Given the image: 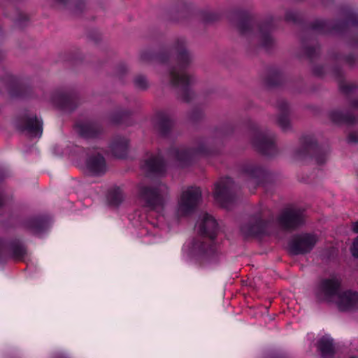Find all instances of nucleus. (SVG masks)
Here are the masks:
<instances>
[{
  "instance_id": "nucleus-1",
  "label": "nucleus",
  "mask_w": 358,
  "mask_h": 358,
  "mask_svg": "<svg viewBox=\"0 0 358 358\" xmlns=\"http://www.w3.org/2000/svg\"><path fill=\"white\" fill-rule=\"evenodd\" d=\"M341 280L331 277L322 280L317 288V296L321 301L334 302L342 311L358 309V293L351 290L340 292Z\"/></svg>"
},
{
  "instance_id": "nucleus-2",
  "label": "nucleus",
  "mask_w": 358,
  "mask_h": 358,
  "mask_svg": "<svg viewBox=\"0 0 358 358\" xmlns=\"http://www.w3.org/2000/svg\"><path fill=\"white\" fill-rule=\"evenodd\" d=\"M303 222V216L301 210L287 208L280 213L275 222L255 219L242 226L241 231L245 236H256L270 233L274 225L283 229H292Z\"/></svg>"
},
{
  "instance_id": "nucleus-3",
  "label": "nucleus",
  "mask_w": 358,
  "mask_h": 358,
  "mask_svg": "<svg viewBox=\"0 0 358 358\" xmlns=\"http://www.w3.org/2000/svg\"><path fill=\"white\" fill-rule=\"evenodd\" d=\"M201 201V191L198 187H187L183 188L174 210L177 218L188 215L198 206Z\"/></svg>"
},
{
  "instance_id": "nucleus-4",
  "label": "nucleus",
  "mask_w": 358,
  "mask_h": 358,
  "mask_svg": "<svg viewBox=\"0 0 358 358\" xmlns=\"http://www.w3.org/2000/svg\"><path fill=\"white\" fill-rule=\"evenodd\" d=\"M169 194L166 185L159 183L155 186L141 185L139 186V195L146 204L153 208L162 206Z\"/></svg>"
},
{
  "instance_id": "nucleus-5",
  "label": "nucleus",
  "mask_w": 358,
  "mask_h": 358,
  "mask_svg": "<svg viewBox=\"0 0 358 358\" xmlns=\"http://www.w3.org/2000/svg\"><path fill=\"white\" fill-rule=\"evenodd\" d=\"M234 187L232 180L226 178L218 181L215 185L213 196L217 202L227 208V203L231 200V193Z\"/></svg>"
},
{
  "instance_id": "nucleus-6",
  "label": "nucleus",
  "mask_w": 358,
  "mask_h": 358,
  "mask_svg": "<svg viewBox=\"0 0 358 358\" xmlns=\"http://www.w3.org/2000/svg\"><path fill=\"white\" fill-rule=\"evenodd\" d=\"M317 242V237L314 234H305L294 238L290 243L291 250L294 254L309 252Z\"/></svg>"
},
{
  "instance_id": "nucleus-7",
  "label": "nucleus",
  "mask_w": 358,
  "mask_h": 358,
  "mask_svg": "<svg viewBox=\"0 0 358 358\" xmlns=\"http://www.w3.org/2000/svg\"><path fill=\"white\" fill-rule=\"evenodd\" d=\"M196 229L201 234L213 238L217 229V224L214 217L206 213H201L196 224Z\"/></svg>"
},
{
  "instance_id": "nucleus-8",
  "label": "nucleus",
  "mask_w": 358,
  "mask_h": 358,
  "mask_svg": "<svg viewBox=\"0 0 358 358\" xmlns=\"http://www.w3.org/2000/svg\"><path fill=\"white\" fill-rule=\"evenodd\" d=\"M171 83L178 87L186 89L197 82V78L192 73L173 69L170 73Z\"/></svg>"
},
{
  "instance_id": "nucleus-9",
  "label": "nucleus",
  "mask_w": 358,
  "mask_h": 358,
  "mask_svg": "<svg viewBox=\"0 0 358 358\" xmlns=\"http://www.w3.org/2000/svg\"><path fill=\"white\" fill-rule=\"evenodd\" d=\"M88 171L93 176H101L108 170L106 160L99 152H95L89 156L86 162Z\"/></svg>"
},
{
  "instance_id": "nucleus-10",
  "label": "nucleus",
  "mask_w": 358,
  "mask_h": 358,
  "mask_svg": "<svg viewBox=\"0 0 358 358\" xmlns=\"http://www.w3.org/2000/svg\"><path fill=\"white\" fill-rule=\"evenodd\" d=\"M252 145L265 155H272L275 151V145L272 136L263 133L255 134L252 138Z\"/></svg>"
},
{
  "instance_id": "nucleus-11",
  "label": "nucleus",
  "mask_w": 358,
  "mask_h": 358,
  "mask_svg": "<svg viewBox=\"0 0 358 358\" xmlns=\"http://www.w3.org/2000/svg\"><path fill=\"white\" fill-rule=\"evenodd\" d=\"M18 127L32 137H40L42 134V123L34 116L22 118Z\"/></svg>"
},
{
  "instance_id": "nucleus-12",
  "label": "nucleus",
  "mask_w": 358,
  "mask_h": 358,
  "mask_svg": "<svg viewBox=\"0 0 358 358\" xmlns=\"http://www.w3.org/2000/svg\"><path fill=\"white\" fill-rule=\"evenodd\" d=\"M172 50L176 55L180 67L185 69L190 64L193 57L186 48L185 40L181 39L176 41Z\"/></svg>"
},
{
  "instance_id": "nucleus-13",
  "label": "nucleus",
  "mask_w": 358,
  "mask_h": 358,
  "mask_svg": "<svg viewBox=\"0 0 358 358\" xmlns=\"http://www.w3.org/2000/svg\"><path fill=\"white\" fill-rule=\"evenodd\" d=\"M165 168V164L161 157L150 155L146 157L141 164L142 170L146 174L162 173Z\"/></svg>"
},
{
  "instance_id": "nucleus-14",
  "label": "nucleus",
  "mask_w": 358,
  "mask_h": 358,
  "mask_svg": "<svg viewBox=\"0 0 358 358\" xmlns=\"http://www.w3.org/2000/svg\"><path fill=\"white\" fill-rule=\"evenodd\" d=\"M318 348L323 358H331L334 354L333 342L329 337L324 336L319 341Z\"/></svg>"
},
{
  "instance_id": "nucleus-15",
  "label": "nucleus",
  "mask_w": 358,
  "mask_h": 358,
  "mask_svg": "<svg viewBox=\"0 0 358 358\" xmlns=\"http://www.w3.org/2000/svg\"><path fill=\"white\" fill-rule=\"evenodd\" d=\"M70 101V97L62 92H55L50 97V101L59 107H65Z\"/></svg>"
},
{
  "instance_id": "nucleus-16",
  "label": "nucleus",
  "mask_w": 358,
  "mask_h": 358,
  "mask_svg": "<svg viewBox=\"0 0 358 358\" xmlns=\"http://www.w3.org/2000/svg\"><path fill=\"white\" fill-rule=\"evenodd\" d=\"M55 6L59 8H68L71 12L77 13L82 10L83 5H77L69 0H55Z\"/></svg>"
},
{
  "instance_id": "nucleus-17",
  "label": "nucleus",
  "mask_w": 358,
  "mask_h": 358,
  "mask_svg": "<svg viewBox=\"0 0 358 358\" xmlns=\"http://www.w3.org/2000/svg\"><path fill=\"white\" fill-rule=\"evenodd\" d=\"M258 37L262 45L268 46L272 42L267 26H262L259 28Z\"/></svg>"
},
{
  "instance_id": "nucleus-18",
  "label": "nucleus",
  "mask_w": 358,
  "mask_h": 358,
  "mask_svg": "<svg viewBox=\"0 0 358 358\" xmlns=\"http://www.w3.org/2000/svg\"><path fill=\"white\" fill-rule=\"evenodd\" d=\"M80 134L85 137H93L97 133V129L93 124H85L79 126Z\"/></svg>"
},
{
  "instance_id": "nucleus-19",
  "label": "nucleus",
  "mask_w": 358,
  "mask_h": 358,
  "mask_svg": "<svg viewBox=\"0 0 358 358\" xmlns=\"http://www.w3.org/2000/svg\"><path fill=\"white\" fill-rule=\"evenodd\" d=\"M135 86L140 90H145L148 87V82L143 76H138L134 80Z\"/></svg>"
},
{
  "instance_id": "nucleus-20",
  "label": "nucleus",
  "mask_w": 358,
  "mask_h": 358,
  "mask_svg": "<svg viewBox=\"0 0 358 358\" xmlns=\"http://www.w3.org/2000/svg\"><path fill=\"white\" fill-rule=\"evenodd\" d=\"M110 199L113 204L118 205L123 201L124 195L120 189H117L110 195Z\"/></svg>"
},
{
  "instance_id": "nucleus-21",
  "label": "nucleus",
  "mask_w": 358,
  "mask_h": 358,
  "mask_svg": "<svg viewBox=\"0 0 358 358\" xmlns=\"http://www.w3.org/2000/svg\"><path fill=\"white\" fill-rule=\"evenodd\" d=\"M278 124L284 131H287L290 127V122L286 115H279L278 118Z\"/></svg>"
},
{
  "instance_id": "nucleus-22",
  "label": "nucleus",
  "mask_w": 358,
  "mask_h": 358,
  "mask_svg": "<svg viewBox=\"0 0 358 358\" xmlns=\"http://www.w3.org/2000/svg\"><path fill=\"white\" fill-rule=\"evenodd\" d=\"M330 120L336 123L341 122L343 120V115L339 110L331 111L329 114Z\"/></svg>"
},
{
  "instance_id": "nucleus-23",
  "label": "nucleus",
  "mask_w": 358,
  "mask_h": 358,
  "mask_svg": "<svg viewBox=\"0 0 358 358\" xmlns=\"http://www.w3.org/2000/svg\"><path fill=\"white\" fill-rule=\"evenodd\" d=\"M175 155L178 160L184 161L189 158L190 153L189 151L182 149L176 150Z\"/></svg>"
},
{
  "instance_id": "nucleus-24",
  "label": "nucleus",
  "mask_w": 358,
  "mask_h": 358,
  "mask_svg": "<svg viewBox=\"0 0 358 358\" xmlns=\"http://www.w3.org/2000/svg\"><path fill=\"white\" fill-rule=\"evenodd\" d=\"M351 253L355 257L358 258V236L352 242Z\"/></svg>"
},
{
  "instance_id": "nucleus-25",
  "label": "nucleus",
  "mask_w": 358,
  "mask_h": 358,
  "mask_svg": "<svg viewBox=\"0 0 358 358\" xmlns=\"http://www.w3.org/2000/svg\"><path fill=\"white\" fill-rule=\"evenodd\" d=\"M126 148H127L126 144H122V145H117H117H115L113 146V150L114 154L116 156H117L119 157H122V155L118 154L117 150L119 149H121V150H122L124 152L126 150Z\"/></svg>"
},
{
  "instance_id": "nucleus-26",
  "label": "nucleus",
  "mask_w": 358,
  "mask_h": 358,
  "mask_svg": "<svg viewBox=\"0 0 358 358\" xmlns=\"http://www.w3.org/2000/svg\"><path fill=\"white\" fill-rule=\"evenodd\" d=\"M348 140L350 142H357L358 141V134H351L348 136Z\"/></svg>"
},
{
  "instance_id": "nucleus-27",
  "label": "nucleus",
  "mask_w": 358,
  "mask_h": 358,
  "mask_svg": "<svg viewBox=\"0 0 358 358\" xmlns=\"http://www.w3.org/2000/svg\"><path fill=\"white\" fill-rule=\"evenodd\" d=\"M352 230L355 233H358V220L352 224Z\"/></svg>"
},
{
  "instance_id": "nucleus-28",
  "label": "nucleus",
  "mask_w": 358,
  "mask_h": 358,
  "mask_svg": "<svg viewBox=\"0 0 358 358\" xmlns=\"http://www.w3.org/2000/svg\"><path fill=\"white\" fill-rule=\"evenodd\" d=\"M285 17L287 20H291L294 19V15H291L290 13H287Z\"/></svg>"
},
{
  "instance_id": "nucleus-29",
  "label": "nucleus",
  "mask_w": 358,
  "mask_h": 358,
  "mask_svg": "<svg viewBox=\"0 0 358 358\" xmlns=\"http://www.w3.org/2000/svg\"><path fill=\"white\" fill-rule=\"evenodd\" d=\"M141 59L143 61V62H145L147 61L148 59V55L146 54H142L141 55Z\"/></svg>"
},
{
  "instance_id": "nucleus-30",
  "label": "nucleus",
  "mask_w": 358,
  "mask_h": 358,
  "mask_svg": "<svg viewBox=\"0 0 358 358\" xmlns=\"http://www.w3.org/2000/svg\"><path fill=\"white\" fill-rule=\"evenodd\" d=\"M288 110V106L286 105L285 108H282V111L284 112V111H287Z\"/></svg>"
}]
</instances>
